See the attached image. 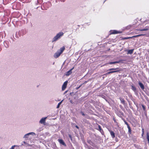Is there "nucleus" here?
I'll return each instance as SVG.
<instances>
[{
    "mask_svg": "<svg viewBox=\"0 0 149 149\" xmlns=\"http://www.w3.org/2000/svg\"><path fill=\"white\" fill-rule=\"evenodd\" d=\"M65 48L64 46L60 48V49L58 50L54 55V56L55 58H58L61 54L63 53V51L65 49Z\"/></svg>",
    "mask_w": 149,
    "mask_h": 149,
    "instance_id": "nucleus-1",
    "label": "nucleus"
},
{
    "mask_svg": "<svg viewBox=\"0 0 149 149\" xmlns=\"http://www.w3.org/2000/svg\"><path fill=\"white\" fill-rule=\"evenodd\" d=\"M64 34L63 32H60L57 33L52 39V42H55L60 39Z\"/></svg>",
    "mask_w": 149,
    "mask_h": 149,
    "instance_id": "nucleus-2",
    "label": "nucleus"
},
{
    "mask_svg": "<svg viewBox=\"0 0 149 149\" xmlns=\"http://www.w3.org/2000/svg\"><path fill=\"white\" fill-rule=\"evenodd\" d=\"M122 69L121 68H110L107 71H116L113 72V73L115 72H119V71H121Z\"/></svg>",
    "mask_w": 149,
    "mask_h": 149,
    "instance_id": "nucleus-3",
    "label": "nucleus"
},
{
    "mask_svg": "<svg viewBox=\"0 0 149 149\" xmlns=\"http://www.w3.org/2000/svg\"><path fill=\"white\" fill-rule=\"evenodd\" d=\"M31 135L33 136L35 135V134L33 132L28 133L25 134L23 138L25 139L27 138H28L29 135Z\"/></svg>",
    "mask_w": 149,
    "mask_h": 149,
    "instance_id": "nucleus-4",
    "label": "nucleus"
},
{
    "mask_svg": "<svg viewBox=\"0 0 149 149\" xmlns=\"http://www.w3.org/2000/svg\"><path fill=\"white\" fill-rule=\"evenodd\" d=\"M68 83V81H66L63 84L62 87V91L65 90V88H66L67 85Z\"/></svg>",
    "mask_w": 149,
    "mask_h": 149,
    "instance_id": "nucleus-5",
    "label": "nucleus"
},
{
    "mask_svg": "<svg viewBox=\"0 0 149 149\" xmlns=\"http://www.w3.org/2000/svg\"><path fill=\"white\" fill-rule=\"evenodd\" d=\"M87 142L90 144L93 147H96V146L95 144L91 140H88L87 141Z\"/></svg>",
    "mask_w": 149,
    "mask_h": 149,
    "instance_id": "nucleus-6",
    "label": "nucleus"
},
{
    "mask_svg": "<svg viewBox=\"0 0 149 149\" xmlns=\"http://www.w3.org/2000/svg\"><path fill=\"white\" fill-rule=\"evenodd\" d=\"M58 140L61 144L64 146H66V144L65 143L63 140L62 139H58Z\"/></svg>",
    "mask_w": 149,
    "mask_h": 149,
    "instance_id": "nucleus-7",
    "label": "nucleus"
},
{
    "mask_svg": "<svg viewBox=\"0 0 149 149\" xmlns=\"http://www.w3.org/2000/svg\"><path fill=\"white\" fill-rule=\"evenodd\" d=\"M74 67H73L72 69H71L69 71H68L66 73L65 75L67 76H68L70 75L72 73V70L74 68Z\"/></svg>",
    "mask_w": 149,
    "mask_h": 149,
    "instance_id": "nucleus-8",
    "label": "nucleus"
},
{
    "mask_svg": "<svg viewBox=\"0 0 149 149\" xmlns=\"http://www.w3.org/2000/svg\"><path fill=\"white\" fill-rule=\"evenodd\" d=\"M98 129H97L101 133L102 135H104V131L101 128V127L99 125H98Z\"/></svg>",
    "mask_w": 149,
    "mask_h": 149,
    "instance_id": "nucleus-9",
    "label": "nucleus"
},
{
    "mask_svg": "<svg viewBox=\"0 0 149 149\" xmlns=\"http://www.w3.org/2000/svg\"><path fill=\"white\" fill-rule=\"evenodd\" d=\"M47 117L42 118L40 121V123L41 124H44L45 123V120Z\"/></svg>",
    "mask_w": 149,
    "mask_h": 149,
    "instance_id": "nucleus-10",
    "label": "nucleus"
},
{
    "mask_svg": "<svg viewBox=\"0 0 149 149\" xmlns=\"http://www.w3.org/2000/svg\"><path fill=\"white\" fill-rule=\"evenodd\" d=\"M23 32L24 31L22 30L21 31H19L18 32V34L19 36H23L24 34L23 33Z\"/></svg>",
    "mask_w": 149,
    "mask_h": 149,
    "instance_id": "nucleus-11",
    "label": "nucleus"
},
{
    "mask_svg": "<svg viewBox=\"0 0 149 149\" xmlns=\"http://www.w3.org/2000/svg\"><path fill=\"white\" fill-rule=\"evenodd\" d=\"M109 131L112 138H114L115 137V134L114 132L111 130H109Z\"/></svg>",
    "mask_w": 149,
    "mask_h": 149,
    "instance_id": "nucleus-12",
    "label": "nucleus"
},
{
    "mask_svg": "<svg viewBox=\"0 0 149 149\" xmlns=\"http://www.w3.org/2000/svg\"><path fill=\"white\" fill-rule=\"evenodd\" d=\"M119 63V61H114V62H109L107 64H105V65H107V64H115L116 63Z\"/></svg>",
    "mask_w": 149,
    "mask_h": 149,
    "instance_id": "nucleus-13",
    "label": "nucleus"
},
{
    "mask_svg": "<svg viewBox=\"0 0 149 149\" xmlns=\"http://www.w3.org/2000/svg\"><path fill=\"white\" fill-rule=\"evenodd\" d=\"M121 32L118 31L116 30H113L111 33L112 34H116L121 33Z\"/></svg>",
    "mask_w": 149,
    "mask_h": 149,
    "instance_id": "nucleus-14",
    "label": "nucleus"
},
{
    "mask_svg": "<svg viewBox=\"0 0 149 149\" xmlns=\"http://www.w3.org/2000/svg\"><path fill=\"white\" fill-rule=\"evenodd\" d=\"M149 30V27L146 26L143 29H140V31H146Z\"/></svg>",
    "mask_w": 149,
    "mask_h": 149,
    "instance_id": "nucleus-15",
    "label": "nucleus"
},
{
    "mask_svg": "<svg viewBox=\"0 0 149 149\" xmlns=\"http://www.w3.org/2000/svg\"><path fill=\"white\" fill-rule=\"evenodd\" d=\"M132 89L134 91L136 94L137 93V91L136 87L133 86H132Z\"/></svg>",
    "mask_w": 149,
    "mask_h": 149,
    "instance_id": "nucleus-16",
    "label": "nucleus"
},
{
    "mask_svg": "<svg viewBox=\"0 0 149 149\" xmlns=\"http://www.w3.org/2000/svg\"><path fill=\"white\" fill-rule=\"evenodd\" d=\"M119 99L120 100L121 103L123 104H125V101L124 99L121 97H120Z\"/></svg>",
    "mask_w": 149,
    "mask_h": 149,
    "instance_id": "nucleus-17",
    "label": "nucleus"
},
{
    "mask_svg": "<svg viewBox=\"0 0 149 149\" xmlns=\"http://www.w3.org/2000/svg\"><path fill=\"white\" fill-rule=\"evenodd\" d=\"M109 71V72H107L106 73L104 74V75H108V74H112V73H113V72L116 71Z\"/></svg>",
    "mask_w": 149,
    "mask_h": 149,
    "instance_id": "nucleus-18",
    "label": "nucleus"
},
{
    "mask_svg": "<svg viewBox=\"0 0 149 149\" xmlns=\"http://www.w3.org/2000/svg\"><path fill=\"white\" fill-rule=\"evenodd\" d=\"M133 50H134V49H130V50H128V52H127V54H132L133 53Z\"/></svg>",
    "mask_w": 149,
    "mask_h": 149,
    "instance_id": "nucleus-19",
    "label": "nucleus"
},
{
    "mask_svg": "<svg viewBox=\"0 0 149 149\" xmlns=\"http://www.w3.org/2000/svg\"><path fill=\"white\" fill-rule=\"evenodd\" d=\"M140 88L144 91V86L143 84L140 82Z\"/></svg>",
    "mask_w": 149,
    "mask_h": 149,
    "instance_id": "nucleus-20",
    "label": "nucleus"
},
{
    "mask_svg": "<svg viewBox=\"0 0 149 149\" xmlns=\"http://www.w3.org/2000/svg\"><path fill=\"white\" fill-rule=\"evenodd\" d=\"M100 96L103 98L104 99L107 101V100L106 99V97L105 96L103 95H100Z\"/></svg>",
    "mask_w": 149,
    "mask_h": 149,
    "instance_id": "nucleus-21",
    "label": "nucleus"
},
{
    "mask_svg": "<svg viewBox=\"0 0 149 149\" xmlns=\"http://www.w3.org/2000/svg\"><path fill=\"white\" fill-rule=\"evenodd\" d=\"M63 100H62L61 102H60L58 104L57 106V107H56V108H59V107H60V105L61 104L62 102L63 101Z\"/></svg>",
    "mask_w": 149,
    "mask_h": 149,
    "instance_id": "nucleus-22",
    "label": "nucleus"
},
{
    "mask_svg": "<svg viewBox=\"0 0 149 149\" xmlns=\"http://www.w3.org/2000/svg\"><path fill=\"white\" fill-rule=\"evenodd\" d=\"M4 44L6 48H7L9 47V45L7 44V42H4Z\"/></svg>",
    "mask_w": 149,
    "mask_h": 149,
    "instance_id": "nucleus-23",
    "label": "nucleus"
},
{
    "mask_svg": "<svg viewBox=\"0 0 149 149\" xmlns=\"http://www.w3.org/2000/svg\"><path fill=\"white\" fill-rule=\"evenodd\" d=\"M146 138L148 141V143H149V134L148 132H147L146 134Z\"/></svg>",
    "mask_w": 149,
    "mask_h": 149,
    "instance_id": "nucleus-24",
    "label": "nucleus"
},
{
    "mask_svg": "<svg viewBox=\"0 0 149 149\" xmlns=\"http://www.w3.org/2000/svg\"><path fill=\"white\" fill-rule=\"evenodd\" d=\"M141 106L143 111H146V108L145 106L143 104H142Z\"/></svg>",
    "mask_w": 149,
    "mask_h": 149,
    "instance_id": "nucleus-25",
    "label": "nucleus"
},
{
    "mask_svg": "<svg viewBox=\"0 0 149 149\" xmlns=\"http://www.w3.org/2000/svg\"><path fill=\"white\" fill-rule=\"evenodd\" d=\"M68 136H69V137L70 139L72 141V136L70 134H69L68 135Z\"/></svg>",
    "mask_w": 149,
    "mask_h": 149,
    "instance_id": "nucleus-26",
    "label": "nucleus"
},
{
    "mask_svg": "<svg viewBox=\"0 0 149 149\" xmlns=\"http://www.w3.org/2000/svg\"><path fill=\"white\" fill-rule=\"evenodd\" d=\"M16 146L17 147L18 146L17 145H15L12 146L11 148L10 149H14V148Z\"/></svg>",
    "mask_w": 149,
    "mask_h": 149,
    "instance_id": "nucleus-27",
    "label": "nucleus"
},
{
    "mask_svg": "<svg viewBox=\"0 0 149 149\" xmlns=\"http://www.w3.org/2000/svg\"><path fill=\"white\" fill-rule=\"evenodd\" d=\"M131 37H124V38H122V39L123 40H125V39H130L131 38Z\"/></svg>",
    "mask_w": 149,
    "mask_h": 149,
    "instance_id": "nucleus-28",
    "label": "nucleus"
},
{
    "mask_svg": "<svg viewBox=\"0 0 149 149\" xmlns=\"http://www.w3.org/2000/svg\"><path fill=\"white\" fill-rule=\"evenodd\" d=\"M81 113L83 116H85V114L82 111L81 112Z\"/></svg>",
    "mask_w": 149,
    "mask_h": 149,
    "instance_id": "nucleus-29",
    "label": "nucleus"
},
{
    "mask_svg": "<svg viewBox=\"0 0 149 149\" xmlns=\"http://www.w3.org/2000/svg\"><path fill=\"white\" fill-rule=\"evenodd\" d=\"M124 122L125 123V124H126L127 125H127H129L128 124V123L125 120H124Z\"/></svg>",
    "mask_w": 149,
    "mask_h": 149,
    "instance_id": "nucleus-30",
    "label": "nucleus"
},
{
    "mask_svg": "<svg viewBox=\"0 0 149 149\" xmlns=\"http://www.w3.org/2000/svg\"><path fill=\"white\" fill-rule=\"evenodd\" d=\"M131 128H129V129H128V132H129V133H130H130H131Z\"/></svg>",
    "mask_w": 149,
    "mask_h": 149,
    "instance_id": "nucleus-31",
    "label": "nucleus"
},
{
    "mask_svg": "<svg viewBox=\"0 0 149 149\" xmlns=\"http://www.w3.org/2000/svg\"><path fill=\"white\" fill-rule=\"evenodd\" d=\"M81 86V85L80 86L78 87H77L76 88V89L77 90H78Z\"/></svg>",
    "mask_w": 149,
    "mask_h": 149,
    "instance_id": "nucleus-32",
    "label": "nucleus"
},
{
    "mask_svg": "<svg viewBox=\"0 0 149 149\" xmlns=\"http://www.w3.org/2000/svg\"><path fill=\"white\" fill-rule=\"evenodd\" d=\"M142 133H144V130L143 128H142Z\"/></svg>",
    "mask_w": 149,
    "mask_h": 149,
    "instance_id": "nucleus-33",
    "label": "nucleus"
},
{
    "mask_svg": "<svg viewBox=\"0 0 149 149\" xmlns=\"http://www.w3.org/2000/svg\"><path fill=\"white\" fill-rule=\"evenodd\" d=\"M88 81H85L83 83V84H86L88 82Z\"/></svg>",
    "mask_w": 149,
    "mask_h": 149,
    "instance_id": "nucleus-34",
    "label": "nucleus"
},
{
    "mask_svg": "<svg viewBox=\"0 0 149 149\" xmlns=\"http://www.w3.org/2000/svg\"><path fill=\"white\" fill-rule=\"evenodd\" d=\"M144 134V133H142L141 136H142V137H143V136Z\"/></svg>",
    "mask_w": 149,
    "mask_h": 149,
    "instance_id": "nucleus-35",
    "label": "nucleus"
},
{
    "mask_svg": "<svg viewBox=\"0 0 149 149\" xmlns=\"http://www.w3.org/2000/svg\"><path fill=\"white\" fill-rule=\"evenodd\" d=\"M127 128H128V129H129V128H131L130 127V126H129V125L127 126Z\"/></svg>",
    "mask_w": 149,
    "mask_h": 149,
    "instance_id": "nucleus-36",
    "label": "nucleus"
},
{
    "mask_svg": "<svg viewBox=\"0 0 149 149\" xmlns=\"http://www.w3.org/2000/svg\"><path fill=\"white\" fill-rule=\"evenodd\" d=\"M75 127L76 128H77L78 129H79V127L77 125H76Z\"/></svg>",
    "mask_w": 149,
    "mask_h": 149,
    "instance_id": "nucleus-37",
    "label": "nucleus"
},
{
    "mask_svg": "<svg viewBox=\"0 0 149 149\" xmlns=\"http://www.w3.org/2000/svg\"><path fill=\"white\" fill-rule=\"evenodd\" d=\"M67 91H65L64 93V94H65V93H67Z\"/></svg>",
    "mask_w": 149,
    "mask_h": 149,
    "instance_id": "nucleus-38",
    "label": "nucleus"
},
{
    "mask_svg": "<svg viewBox=\"0 0 149 149\" xmlns=\"http://www.w3.org/2000/svg\"><path fill=\"white\" fill-rule=\"evenodd\" d=\"M145 35V34H140V36H144Z\"/></svg>",
    "mask_w": 149,
    "mask_h": 149,
    "instance_id": "nucleus-39",
    "label": "nucleus"
},
{
    "mask_svg": "<svg viewBox=\"0 0 149 149\" xmlns=\"http://www.w3.org/2000/svg\"><path fill=\"white\" fill-rule=\"evenodd\" d=\"M138 84L140 86V81H138Z\"/></svg>",
    "mask_w": 149,
    "mask_h": 149,
    "instance_id": "nucleus-40",
    "label": "nucleus"
},
{
    "mask_svg": "<svg viewBox=\"0 0 149 149\" xmlns=\"http://www.w3.org/2000/svg\"><path fill=\"white\" fill-rule=\"evenodd\" d=\"M140 36V35H138L136 36H134V37H136V36Z\"/></svg>",
    "mask_w": 149,
    "mask_h": 149,
    "instance_id": "nucleus-41",
    "label": "nucleus"
},
{
    "mask_svg": "<svg viewBox=\"0 0 149 149\" xmlns=\"http://www.w3.org/2000/svg\"><path fill=\"white\" fill-rule=\"evenodd\" d=\"M70 93V95H72V93Z\"/></svg>",
    "mask_w": 149,
    "mask_h": 149,
    "instance_id": "nucleus-42",
    "label": "nucleus"
},
{
    "mask_svg": "<svg viewBox=\"0 0 149 149\" xmlns=\"http://www.w3.org/2000/svg\"><path fill=\"white\" fill-rule=\"evenodd\" d=\"M24 142V143H25H25H26V142H25V141H24V142Z\"/></svg>",
    "mask_w": 149,
    "mask_h": 149,
    "instance_id": "nucleus-43",
    "label": "nucleus"
},
{
    "mask_svg": "<svg viewBox=\"0 0 149 149\" xmlns=\"http://www.w3.org/2000/svg\"><path fill=\"white\" fill-rule=\"evenodd\" d=\"M1 49L0 47V52L1 51Z\"/></svg>",
    "mask_w": 149,
    "mask_h": 149,
    "instance_id": "nucleus-44",
    "label": "nucleus"
},
{
    "mask_svg": "<svg viewBox=\"0 0 149 149\" xmlns=\"http://www.w3.org/2000/svg\"><path fill=\"white\" fill-rule=\"evenodd\" d=\"M106 0H105L104 1V2L105 1H106Z\"/></svg>",
    "mask_w": 149,
    "mask_h": 149,
    "instance_id": "nucleus-45",
    "label": "nucleus"
},
{
    "mask_svg": "<svg viewBox=\"0 0 149 149\" xmlns=\"http://www.w3.org/2000/svg\"><path fill=\"white\" fill-rule=\"evenodd\" d=\"M54 64V62L53 63V64Z\"/></svg>",
    "mask_w": 149,
    "mask_h": 149,
    "instance_id": "nucleus-46",
    "label": "nucleus"
},
{
    "mask_svg": "<svg viewBox=\"0 0 149 149\" xmlns=\"http://www.w3.org/2000/svg\"><path fill=\"white\" fill-rule=\"evenodd\" d=\"M122 114L123 115V113H122Z\"/></svg>",
    "mask_w": 149,
    "mask_h": 149,
    "instance_id": "nucleus-47",
    "label": "nucleus"
}]
</instances>
